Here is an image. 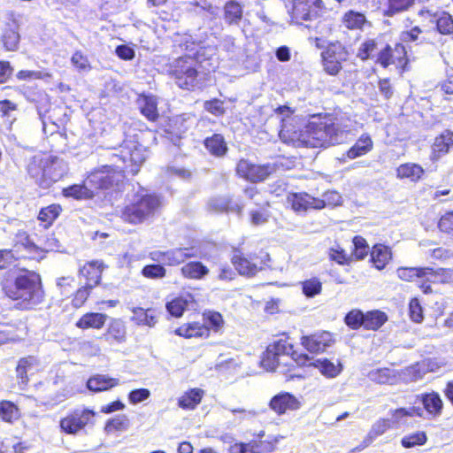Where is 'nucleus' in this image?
Segmentation results:
<instances>
[{
	"instance_id": "obj_1",
	"label": "nucleus",
	"mask_w": 453,
	"mask_h": 453,
	"mask_svg": "<svg viewBox=\"0 0 453 453\" xmlns=\"http://www.w3.org/2000/svg\"><path fill=\"white\" fill-rule=\"evenodd\" d=\"M3 290L9 298L19 301L24 309L41 303L44 297L41 277L34 271L24 270L13 281L6 282Z\"/></svg>"
},
{
	"instance_id": "obj_2",
	"label": "nucleus",
	"mask_w": 453,
	"mask_h": 453,
	"mask_svg": "<svg viewBox=\"0 0 453 453\" xmlns=\"http://www.w3.org/2000/svg\"><path fill=\"white\" fill-rule=\"evenodd\" d=\"M311 366L309 355L303 351L294 350L287 339H280L268 345L264 352L261 365L267 371H274L281 365L284 366Z\"/></svg>"
},
{
	"instance_id": "obj_3",
	"label": "nucleus",
	"mask_w": 453,
	"mask_h": 453,
	"mask_svg": "<svg viewBox=\"0 0 453 453\" xmlns=\"http://www.w3.org/2000/svg\"><path fill=\"white\" fill-rule=\"evenodd\" d=\"M53 248L51 244L41 247L30 239L27 232L19 231L15 235L12 249L0 250V269H6L21 258L41 260L45 252Z\"/></svg>"
},
{
	"instance_id": "obj_4",
	"label": "nucleus",
	"mask_w": 453,
	"mask_h": 453,
	"mask_svg": "<svg viewBox=\"0 0 453 453\" xmlns=\"http://www.w3.org/2000/svg\"><path fill=\"white\" fill-rule=\"evenodd\" d=\"M161 205L157 196L141 189L133 196L129 204L122 211V219L132 224L142 223L152 217Z\"/></svg>"
},
{
	"instance_id": "obj_5",
	"label": "nucleus",
	"mask_w": 453,
	"mask_h": 453,
	"mask_svg": "<svg viewBox=\"0 0 453 453\" xmlns=\"http://www.w3.org/2000/svg\"><path fill=\"white\" fill-rule=\"evenodd\" d=\"M313 148H325L338 142V136L345 131L340 119L332 113H313Z\"/></svg>"
},
{
	"instance_id": "obj_6",
	"label": "nucleus",
	"mask_w": 453,
	"mask_h": 453,
	"mask_svg": "<svg viewBox=\"0 0 453 453\" xmlns=\"http://www.w3.org/2000/svg\"><path fill=\"white\" fill-rule=\"evenodd\" d=\"M27 172L29 177L42 188H50L62 176V172L58 169L57 161L42 155H35L29 159Z\"/></svg>"
},
{
	"instance_id": "obj_7",
	"label": "nucleus",
	"mask_w": 453,
	"mask_h": 453,
	"mask_svg": "<svg viewBox=\"0 0 453 453\" xmlns=\"http://www.w3.org/2000/svg\"><path fill=\"white\" fill-rule=\"evenodd\" d=\"M203 55L197 51L196 58L187 55L175 59L170 65V73L180 88L192 90L199 84L197 64L202 63Z\"/></svg>"
},
{
	"instance_id": "obj_8",
	"label": "nucleus",
	"mask_w": 453,
	"mask_h": 453,
	"mask_svg": "<svg viewBox=\"0 0 453 453\" xmlns=\"http://www.w3.org/2000/svg\"><path fill=\"white\" fill-rule=\"evenodd\" d=\"M388 320V314L378 309L363 311L360 309H352L348 311L343 321L351 330L364 329L376 332L380 330Z\"/></svg>"
},
{
	"instance_id": "obj_9",
	"label": "nucleus",
	"mask_w": 453,
	"mask_h": 453,
	"mask_svg": "<svg viewBox=\"0 0 453 453\" xmlns=\"http://www.w3.org/2000/svg\"><path fill=\"white\" fill-rule=\"evenodd\" d=\"M376 64L383 68L394 65L399 73H404L411 70V58L406 47L397 42L394 47L387 44L377 54Z\"/></svg>"
},
{
	"instance_id": "obj_10",
	"label": "nucleus",
	"mask_w": 453,
	"mask_h": 453,
	"mask_svg": "<svg viewBox=\"0 0 453 453\" xmlns=\"http://www.w3.org/2000/svg\"><path fill=\"white\" fill-rule=\"evenodd\" d=\"M96 413L87 408H77L70 411L59 421V426L63 433L76 435L95 424Z\"/></svg>"
},
{
	"instance_id": "obj_11",
	"label": "nucleus",
	"mask_w": 453,
	"mask_h": 453,
	"mask_svg": "<svg viewBox=\"0 0 453 453\" xmlns=\"http://www.w3.org/2000/svg\"><path fill=\"white\" fill-rule=\"evenodd\" d=\"M348 57L349 52L341 42L329 43L321 53L324 70L330 75H337Z\"/></svg>"
},
{
	"instance_id": "obj_12",
	"label": "nucleus",
	"mask_w": 453,
	"mask_h": 453,
	"mask_svg": "<svg viewBox=\"0 0 453 453\" xmlns=\"http://www.w3.org/2000/svg\"><path fill=\"white\" fill-rule=\"evenodd\" d=\"M116 170L111 173V166H104L102 170L91 173L86 179V184L95 188H109L117 185L124 175L126 168L124 165H115Z\"/></svg>"
},
{
	"instance_id": "obj_13",
	"label": "nucleus",
	"mask_w": 453,
	"mask_h": 453,
	"mask_svg": "<svg viewBox=\"0 0 453 453\" xmlns=\"http://www.w3.org/2000/svg\"><path fill=\"white\" fill-rule=\"evenodd\" d=\"M274 171L275 167L271 164L256 165L246 159H241L236 166L237 174L251 182L262 181Z\"/></svg>"
},
{
	"instance_id": "obj_14",
	"label": "nucleus",
	"mask_w": 453,
	"mask_h": 453,
	"mask_svg": "<svg viewBox=\"0 0 453 453\" xmlns=\"http://www.w3.org/2000/svg\"><path fill=\"white\" fill-rule=\"evenodd\" d=\"M392 248L384 243H375L372 246L369 255V263L372 268L383 271L393 262Z\"/></svg>"
},
{
	"instance_id": "obj_15",
	"label": "nucleus",
	"mask_w": 453,
	"mask_h": 453,
	"mask_svg": "<svg viewBox=\"0 0 453 453\" xmlns=\"http://www.w3.org/2000/svg\"><path fill=\"white\" fill-rule=\"evenodd\" d=\"M453 149V131L445 129L434 139L429 158L432 162L439 161Z\"/></svg>"
},
{
	"instance_id": "obj_16",
	"label": "nucleus",
	"mask_w": 453,
	"mask_h": 453,
	"mask_svg": "<svg viewBox=\"0 0 453 453\" xmlns=\"http://www.w3.org/2000/svg\"><path fill=\"white\" fill-rule=\"evenodd\" d=\"M121 153L120 157L114 155L113 157L122 161L121 165L127 167L125 172L127 171L136 174L139 172L140 165L146 159V150L141 145H134V149H129L125 154L124 151H121Z\"/></svg>"
},
{
	"instance_id": "obj_17",
	"label": "nucleus",
	"mask_w": 453,
	"mask_h": 453,
	"mask_svg": "<svg viewBox=\"0 0 453 453\" xmlns=\"http://www.w3.org/2000/svg\"><path fill=\"white\" fill-rule=\"evenodd\" d=\"M269 407L278 415H282L288 411L298 410L301 407V402L288 392H280L271 399Z\"/></svg>"
},
{
	"instance_id": "obj_18",
	"label": "nucleus",
	"mask_w": 453,
	"mask_h": 453,
	"mask_svg": "<svg viewBox=\"0 0 453 453\" xmlns=\"http://www.w3.org/2000/svg\"><path fill=\"white\" fill-rule=\"evenodd\" d=\"M423 405L424 412L431 418L441 416L443 410V401L436 391L422 393L417 396Z\"/></svg>"
},
{
	"instance_id": "obj_19",
	"label": "nucleus",
	"mask_w": 453,
	"mask_h": 453,
	"mask_svg": "<svg viewBox=\"0 0 453 453\" xmlns=\"http://www.w3.org/2000/svg\"><path fill=\"white\" fill-rule=\"evenodd\" d=\"M396 178L409 180L411 182H418L425 175L424 168L417 163H403L395 169Z\"/></svg>"
},
{
	"instance_id": "obj_20",
	"label": "nucleus",
	"mask_w": 453,
	"mask_h": 453,
	"mask_svg": "<svg viewBox=\"0 0 453 453\" xmlns=\"http://www.w3.org/2000/svg\"><path fill=\"white\" fill-rule=\"evenodd\" d=\"M374 143L368 133L362 134L356 142L346 151L349 159L365 156L373 150Z\"/></svg>"
},
{
	"instance_id": "obj_21",
	"label": "nucleus",
	"mask_w": 453,
	"mask_h": 453,
	"mask_svg": "<svg viewBox=\"0 0 453 453\" xmlns=\"http://www.w3.org/2000/svg\"><path fill=\"white\" fill-rule=\"evenodd\" d=\"M242 6L234 0L227 1L224 6V19L229 26H246Z\"/></svg>"
},
{
	"instance_id": "obj_22",
	"label": "nucleus",
	"mask_w": 453,
	"mask_h": 453,
	"mask_svg": "<svg viewBox=\"0 0 453 453\" xmlns=\"http://www.w3.org/2000/svg\"><path fill=\"white\" fill-rule=\"evenodd\" d=\"M102 272L103 264L98 261H92L80 269V276L85 278L86 281L84 284L94 288L99 284Z\"/></svg>"
},
{
	"instance_id": "obj_23",
	"label": "nucleus",
	"mask_w": 453,
	"mask_h": 453,
	"mask_svg": "<svg viewBox=\"0 0 453 453\" xmlns=\"http://www.w3.org/2000/svg\"><path fill=\"white\" fill-rule=\"evenodd\" d=\"M173 42L180 48V50L188 51L189 55L195 58H196L197 51L203 56V53L202 52L203 49L200 47L201 41L195 40L193 36L187 32L182 34L176 33L174 35Z\"/></svg>"
},
{
	"instance_id": "obj_24",
	"label": "nucleus",
	"mask_w": 453,
	"mask_h": 453,
	"mask_svg": "<svg viewBox=\"0 0 453 453\" xmlns=\"http://www.w3.org/2000/svg\"><path fill=\"white\" fill-rule=\"evenodd\" d=\"M287 203L296 214L303 215L311 206V196L304 192L291 193L287 196Z\"/></svg>"
},
{
	"instance_id": "obj_25",
	"label": "nucleus",
	"mask_w": 453,
	"mask_h": 453,
	"mask_svg": "<svg viewBox=\"0 0 453 453\" xmlns=\"http://www.w3.org/2000/svg\"><path fill=\"white\" fill-rule=\"evenodd\" d=\"M232 263L241 275L248 277L255 275L258 270L262 269V266H259L254 261L242 257L241 254H234L232 257Z\"/></svg>"
},
{
	"instance_id": "obj_26",
	"label": "nucleus",
	"mask_w": 453,
	"mask_h": 453,
	"mask_svg": "<svg viewBox=\"0 0 453 453\" xmlns=\"http://www.w3.org/2000/svg\"><path fill=\"white\" fill-rule=\"evenodd\" d=\"M119 384V380L117 378H110L106 375L97 374L88 379L87 387L90 391L101 392L109 390Z\"/></svg>"
},
{
	"instance_id": "obj_27",
	"label": "nucleus",
	"mask_w": 453,
	"mask_h": 453,
	"mask_svg": "<svg viewBox=\"0 0 453 453\" xmlns=\"http://www.w3.org/2000/svg\"><path fill=\"white\" fill-rule=\"evenodd\" d=\"M183 277L189 280H203L209 273V269L202 262L192 261L180 268Z\"/></svg>"
},
{
	"instance_id": "obj_28",
	"label": "nucleus",
	"mask_w": 453,
	"mask_h": 453,
	"mask_svg": "<svg viewBox=\"0 0 453 453\" xmlns=\"http://www.w3.org/2000/svg\"><path fill=\"white\" fill-rule=\"evenodd\" d=\"M313 367H316L326 378L337 377L343 369L341 361L338 360L336 363H334L326 357L313 362Z\"/></svg>"
},
{
	"instance_id": "obj_29",
	"label": "nucleus",
	"mask_w": 453,
	"mask_h": 453,
	"mask_svg": "<svg viewBox=\"0 0 453 453\" xmlns=\"http://www.w3.org/2000/svg\"><path fill=\"white\" fill-rule=\"evenodd\" d=\"M196 254L191 248H180L165 251V265H177L183 263L186 259L195 257Z\"/></svg>"
},
{
	"instance_id": "obj_30",
	"label": "nucleus",
	"mask_w": 453,
	"mask_h": 453,
	"mask_svg": "<svg viewBox=\"0 0 453 453\" xmlns=\"http://www.w3.org/2000/svg\"><path fill=\"white\" fill-rule=\"evenodd\" d=\"M106 321V315L103 313L91 312L83 315L76 323L77 327L81 329L96 328L104 326Z\"/></svg>"
},
{
	"instance_id": "obj_31",
	"label": "nucleus",
	"mask_w": 453,
	"mask_h": 453,
	"mask_svg": "<svg viewBox=\"0 0 453 453\" xmlns=\"http://www.w3.org/2000/svg\"><path fill=\"white\" fill-rule=\"evenodd\" d=\"M204 146L215 157H223L227 151V145L224 137L215 134L204 140Z\"/></svg>"
},
{
	"instance_id": "obj_32",
	"label": "nucleus",
	"mask_w": 453,
	"mask_h": 453,
	"mask_svg": "<svg viewBox=\"0 0 453 453\" xmlns=\"http://www.w3.org/2000/svg\"><path fill=\"white\" fill-rule=\"evenodd\" d=\"M425 274H428L433 278L434 284H448L453 282L452 268H434L425 266Z\"/></svg>"
},
{
	"instance_id": "obj_33",
	"label": "nucleus",
	"mask_w": 453,
	"mask_h": 453,
	"mask_svg": "<svg viewBox=\"0 0 453 453\" xmlns=\"http://www.w3.org/2000/svg\"><path fill=\"white\" fill-rule=\"evenodd\" d=\"M104 338L108 342H123L126 340V327L121 320H113L108 329L107 333L104 334Z\"/></svg>"
},
{
	"instance_id": "obj_34",
	"label": "nucleus",
	"mask_w": 453,
	"mask_h": 453,
	"mask_svg": "<svg viewBox=\"0 0 453 453\" xmlns=\"http://www.w3.org/2000/svg\"><path fill=\"white\" fill-rule=\"evenodd\" d=\"M335 343L334 334L327 331H322L313 335V352L323 353Z\"/></svg>"
},
{
	"instance_id": "obj_35",
	"label": "nucleus",
	"mask_w": 453,
	"mask_h": 453,
	"mask_svg": "<svg viewBox=\"0 0 453 453\" xmlns=\"http://www.w3.org/2000/svg\"><path fill=\"white\" fill-rule=\"evenodd\" d=\"M36 364H37V360L33 356L22 357L19 360L18 365L16 367V373H17V379H18L19 384L27 385V383L28 381L27 372Z\"/></svg>"
},
{
	"instance_id": "obj_36",
	"label": "nucleus",
	"mask_w": 453,
	"mask_h": 453,
	"mask_svg": "<svg viewBox=\"0 0 453 453\" xmlns=\"http://www.w3.org/2000/svg\"><path fill=\"white\" fill-rule=\"evenodd\" d=\"M397 277L406 282L417 280L420 276H425V266H401L396 270Z\"/></svg>"
},
{
	"instance_id": "obj_37",
	"label": "nucleus",
	"mask_w": 453,
	"mask_h": 453,
	"mask_svg": "<svg viewBox=\"0 0 453 453\" xmlns=\"http://www.w3.org/2000/svg\"><path fill=\"white\" fill-rule=\"evenodd\" d=\"M134 316L132 318L138 325L153 326L157 323V318L152 310H144L141 307L133 309Z\"/></svg>"
},
{
	"instance_id": "obj_38",
	"label": "nucleus",
	"mask_w": 453,
	"mask_h": 453,
	"mask_svg": "<svg viewBox=\"0 0 453 453\" xmlns=\"http://www.w3.org/2000/svg\"><path fill=\"white\" fill-rule=\"evenodd\" d=\"M353 250L351 255L356 260H363L370 255L367 241L361 235H355L352 239Z\"/></svg>"
},
{
	"instance_id": "obj_39",
	"label": "nucleus",
	"mask_w": 453,
	"mask_h": 453,
	"mask_svg": "<svg viewBox=\"0 0 453 453\" xmlns=\"http://www.w3.org/2000/svg\"><path fill=\"white\" fill-rule=\"evenodd\" d=\"M60 211L61 207L59 205L51 204L41 209L38 215V219L44 224L43 227L47 228L51 226L53 221L58 217Z\"/></svg>"
},
{
	"instance_id": "obj_40",
	"label": "nucleus",
	"mask_w": 453,
	"mask_h": 453,
	"mask_svg": "<svg viewBox=\"0 0 453 453\" xmlns=\"http://www.w3.org/2000/svg\"><path fill=\"white\" fill-rule=\"evenodd\" d=\"M0 417L5 422L13 423L19 418V411L13 403L2 401L0 403Z\"/></svg>"
},
{
	"instance_id": "obj_41",
	"label": "nucleus",
	"mask_w": 453,
	"mask_h": 453,
	"mask_svg": "<svg viewBox=\"0 0 453 453\" xmlns=\"http://www.w3.org/2000/svg\"><path fill=\"white\" fill-rule=\"evenodd\" d=\"M426 441V434L424 431H417L403 436L401 439V445L405 449H411L415 446H422Z\"/></svg>"
},
{
	"instance_id": "obj_42",
	"label": "nucleus",
	"mask_w": 453,
	"mask_h": 453,
	"mask_svg": "<svg viewBox=\"0 0 453 453\" xmlns=\"http://www.w3.org/2000/svg\"><path fill=\"white\" fill-rule=\"evenodd\" d=\"M343 24L346 28H362L368 22L363 13L349 11L343 17Z\"/></svg>"
},
{
	"instance_id": "obj_43",
	"label": "nucleus",
	"mask_w": 453,
	"mask_h": 453,
	"mask_svg": "<svg viewBox=\"0 0 453 453\" xmlns=\"http://www.w3.org/2000/svg\"><path fill=\"white\" fill-rule=\"evenodd\" d=\"M141 112L150 121H155L158 118L157 101L153 96H145L142 100Z\"/></svg>"
},
{
	"instance_id": "obj_44",
	"label": "nucleus",
	"mask_w": 453,
	"mask_h": 453,
	"mask_svg": "<svg viewBox=\"0 0 453 453\" xmlns=\"http://www.w3.org/2000/svg\"><path fill=\"white\" fill-rule=\"evenodd\" d=\"M203 391L191 389L179 399V406L183 409H194L202 399Z\"/></svg>"
},
{
	"instance_id": "obj_45",
	"label": "nucleus",
	"mask_w": 453,
	"mask_h": 453,
	"mask_svg": "<svg viewBox=\"0 0 453 453\" xmlns=\"http://www.w3.org/2000/svg\"><path fill=\"white\" fill-rule=\"evenodd\" d=\"M391 427H392V422L390 419L386 418H379L371 426L367 436L370 440H374L377 437L385 434Z\"/></svg>"
},
{
	"instance_id": "obj_46",
	"label": "nucleus",
	"mask_w": 453,
	"mask_h": 453,
	"mask_svg": "<svg viewBox=\"0 0 453 453\" xmlns=\"http://www.w3.org/2000/svg\"><path fill=\"white\" fill-rule=\"evenodd\" d=\"M408 315L414 323H421L424 320L423 307L418 297H412L408 304Z\"/></svg>"
},
{
	"instance_id": "obj_47",
	"label": "nucleus",
	"mask_w": 453,
	"mask_h": 453,
	"mask_svg": "<svg viewBox=\"0 0 453 453\" xmlns=\"http://www.w3.org/2000/svg\"><path fill=\"white\" fill-rule=\"evenodd\" d=\"M207 329L198 323L189 324L188 326H183L176 330V334L186 338L199 337L203 335Z\"/></svg>"
},
{
	"instance_id": "obj_48",
	"label": "nucleus",
	"mask_w": 453,
	"mask_h": 453,
	"mask_svg": "<svg viewBox=\"0 0 453 453\" xmlns=\"http://www.w3.org/2000/svg\"><path fill=\"white\" fill-rule=\"evenodd\" d=\"M376 50V41L373 39H368L361 43L357 50V57L363 61H366L373 56Z\"/></svg>"
},
{
	"instance_id": "obj_49",
	"label": "nucleus",
	"mask_w": 453,
	"mask_h": 453,
	"mask_svg": "<svg viewBox=\"0 0 453 453\" xmlns=\"http://www.w3.org/2000/svg\"><path fill=\"white\" fill-rule=\"evenodd\" d=\"M188 301L187 298L180 296L173 299L166 303V309L169 313L174 317H180L188 306Z\"/></svg>"
},
{
	"instance_id": "obj_50",
	"label": "nucleus",
	"mask_w": 453,
	"mask_h": 453,
	"mask_svg": "<svg viewBox=\"0 0 453 453\" xmlns=\"http://www.w3.org/2000/svg\"><path fill=\"white\" fill-rule=\"evenodd\" d=\"M63 194L66 197L81 199L89 196V189L85 185H72L63 189Z\"/></svg>"
},
{
	"instance_id": "obj_51",
	"label": "nucleus",
	"mask_w": 453,
	"mask_h": 453,
	"mask_svg": "<svg viewBox=\"0 0 453 453\" xmlns=\"http://www.w3.org/2000/svg\"><path fill=\"white\" fill-rule=\"evenodd\" d=\"M370 378L379 384H388L393 380L394 375L388 368H379L370 372Z\"/></svg>"
},
{
	"instance_id": "obj_52",
	"label": "nucleus",
	"mask_w": 453,
	"mask_h": 453,
	"mask_svg": "<svg viewBox=\"0 0 453 453\" xmlns=\"http://www.w3.org/2000/svg\"><path fill=\"white\" fill-rule=\"evenodd\" d=\"M2 41L7 50H15L19 42V35L17 30H5Z\"/></svg>"
},
{
	"instance_id": "obj_53",
	"label": "nucleus",
	"mask_w": 453,
	"mask_h": 453,
	"mask_svg": "<svg viewBox=\"0 0 453 453\" xmlns=\"http://www.w3.org/2000/svg\"><path fill=\"white\" fill-rule=\"evenodd\" d=\"M142 273L150 279H162L165 276L166 270L162 265H149L142 268Z\"/></svg>"
},
{
	"instance_id": "obj_54",
	"label": "nucleus",
	"mask_w": 453,
	"mask_h": 453,
	"mask_svg": "<svg viewBox=\"0 0 453 453\" xmlns=\"http://www.w3.org/2000/svg\"><path fill=\"white\" fill-rule=\"evenodd\" d=\"M431 22L435 24L436 28H453L452 17L444 12L435 13Z\"/></svg>"
},
{
	"instance_id": "obj_55",
	"label": "nucleus",
	"mask_w": 453,
	"mask_h": 453,
	"mask_svg": "<svg viewBox=\"0 0 453 453\" xmlns=\"http://www.w3.org/2000/svg\"><path fill=\"white\" fill-rule=\"evenodd\" d=\"M311 5L309 0H294V12L304 20L310 19Z\"/></svg>"
},
{
	"instance_id": "obj_56",
	"label": "nucleus",
	"mask_w": 453,
	"mask_h": 453,
	"mask_svg": "<svg viewBox=\"0 0 453 453\" xmlns=\"http://www.w3.org/2000/svg\"><path fill=\"white\" fill-rule=\"evenodd\" d=\"M438 228L441 232L453 234V210L446 211L438 221Z\"/></svg>"
},
{
	"instance_id": "obj_57",
	"label": "nucleus",
	"mask_w": 453,
	"mask_h": 453,
	"mask_svg": "<svg viewBox=\"0 0 453 453\" xmlns=\"http://www.w3.org/2000/svg\"><path fill=\"white\" fill-rule=\"evenodd\" d=\"M329 257L330 260L341 265H349L351 261L350 257L342 248H331L329 250Z\"/></svg>"
},
{
	"instance_id": "obj_58",
	"label": "nucleus",
	"mask_w": 453,
	"mask_h": 453,
	"mask_svg": "<svg viewBox=\"0 0 453 453\" xmlns=\"http://www.w3.org/2000/svg\"><path fill=\"white\" fill-rule=\"evenodd\" d=\"M128 425V418L125 415H120L108 420L106 429L108 431L125 430L127 428Z\"/></svg>"
},
{
	"instance_id": "obj_59",
	"label": "nucleus",
	"mask_w": 453,
	"mask_h": 453,
	"mask_svg": "<svg viewBox=\"0 0 453 453\" xmlns=\"http://www.w3.org/2000/svg\"><path fill=\"white\" fill-rule=\"evenodd\" d=\"M71 62L80 71H88L90 69V65L88 58L84 56L81 51H76L72 58Z\"/></svg>"
},
{
	"instance_id": "obj_60",
	"label": "nucleus",
	"mask_w": 453,
	"mask_h": 453,
	"mask_svg": "<svg viewBox=\"0 0 453 453\" xmlns=\"http://www.w3.org/2000/svg\"><path fill=\"white\" fill-rule=\"evenodd\" d=\"M273 449V444L268 441H251L250 442V453H269Z\"/></svg>"
},
{
	"instance_id": "obj_61",
	"label": "nucleus",
	"mask_w": 453,
	"mask_h": 453,
	"mask_svg": "<svg viewBox=\"0 0 453 453\" xmlns=\"http://www.w3.org/2000/svg\"><path fill=\"white\" fill-rule=\"evenodd\" d=\"M252 225L259 226L266 223L269 219V211L267 210H253L250 212Z\"/></svg>"
},
{
	"instance_id": "obj_62",
	"label": "nucleus",
	"mask_w": 453,
	"mask_h": 453,
	"mask_svg": "<svg viewBox=\"0 0 453 453\" xmlns=\"http://www.w3.org/2000/svg\"><path fill=\"white\" fill-rule=\"evenodd\" d=\"M414 0H388V14H392L396 12H402L408 9Z\"/></svg>"
},
{
	"instance_id": "obj_63",
	"label": "nucleus",
	"mask_w": 453,
	"mask_h": 453,
	"mask_svg": "<svg viewBox=\"0 0 453 453\" xmlns=\"http://www.w3.org/2000/svg\"><path fill=\"white\" fill-rule=\"evenodd\" d=\"M92 288H90L86 284L79 288L75 293L74 298L73 299V306L76 308L81 307L88 297Z\"/></svg>"
},
{
	"instance_id": "obj_64",
	"label": "nucleus",
	"mask_w": 453,
	"mask_h": 453,
	"mask_svg": "<svg viewBox=\"0 0 453 453\" xmlns=\"http://www.w3.org/2000/svg\"><path fill=\"white\" fill-rule=\"evenodd\" d=\"M150 395V392L146 388L134 389L129 393L128 399L129 402L133 404L139 403L146 399H148Z\"/></svg>"
}]
</instances>
